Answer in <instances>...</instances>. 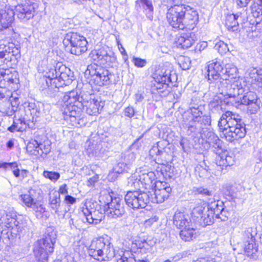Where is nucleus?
I'll return each mask as SVG.
<instances>
[{"label":"nucleus","mask_w":262,"mask_h":262,"mask_svg":"<svg viewBox=\"0 0 262 262\" xmlns=\"http://www.w3.org/2000/svg\"><path fill=\"white\" fill-rule=\"evenodd\" d=\"M61 106L64 119L70 120L73 125L79 124L78 119L82 108L89 115H96L102 108L97 100L92 99L86 95L79 96L75 92L64 95Z\"/></svg>","instance_id":"nucleus-1"},{"label":"nucleus","mask_w":262,"mask_h":262,"mask_svg":"<svg viewBox=\"0 0 262 262\" xmlns=\"http://www.w3.org/2000/svg\"><path fill=\"white\" fill-rule=\"evenodd\" d=\"M166 18L173 28L180 30H193L199 21L198 12L189 6L175 5L167 11Z\"/></svg>","instance_id":"nucleus-2"},{"label":"nucleus","mask_w":262,"mask_h":262,"mask_svg":"<svg viewBox=\"0 0 262 262\" xmlns=\"http://www.w3.org/2000/svg\"><path fill=\"white\" fill-rule=\"evenodd\" d=\"M220 132L230 142L245 137L246 134L245 124L241 117L230 111L222 114L218 121Z\"/></svg>","instance_id":"nucleus-3"},{"label":"nucleus","mask_w":262,"mask_h":262,"mask_svg":"<svg viewBox=\"0 0 262 262\" xmlns=\"http://www.w3.org/2000/svg\"><path fill=\"white\" fill-rule=\"evenodd\" d=\"M26 226L27 223L21 216H13L5 210H0V227L3 229L1 232L0 240L2 239L8 243L10 239L22 233Z\"/></svg>","instance_id":"nucleus-4"},{"label":"nucleus","mask_w":262,"mask_h":262,"mask_svg":"<svg viewBox=\"0 0 262 262\" xmlns=\"http://www.w3.org/2000/svg\"><path fill=\"white\" fill-rule=\"evenodd\" d=\"M203 136L206 142L214 148L213 151L217 155L215 158L217 169L222 173H225L228 167L233 165L234 158L228 155L226 151L223 152L222 142L214 132L206 129L203 130Z\"/></svg>","instance_id":"nucleus-5"},{"label":"nucleus","mask_w":262,"mask_h":262,"mask_svg":"<svg viewBox=\"0 0 262 262\" xmlns=\"http://www.w3.org/2000/svg\"><path fill=\"white\" fill-rule=\"evenodd\" d=\"M57 238V231L53 227H48L43 237L37 240L33 245V252L38 262H47L49 254L54 251Z\"/></svg>","instance_id":"nucleus-6"},{"label":"nucleus","mask_w":262,"mask_h":262,"mask_svg":"<svg viewBox=\"0 0 262 262\" xmlns=\"http://www.w3.org/2000/svg\"><path fill=\"white\" fill-rule=\"evenodd\" d=\"M90 75V83L103 86L115 83V76L105 68L97 64L89 65L85 72Z\"/></svg>","instance_id":"nucleus-7"},{"label":"nucleus","mask_w":262,"mask_h":262,"mask_svg":"<svg viewBox=\"0 0 262 262\" xmlns=\"http://www.w3.org/2000/svg\"><path fill=\"white\" fill-rule=\"evenodd\" d=\"M105 204V211L108 217L112 219L121 217L125 213L123 201L120 198H113L109 194L101 197Z\"/></svg>","instance_id":"nucleus-8"},{"label":"nucleus","mask_w":262,"mask_h":262,"mask_svg":"<svg viewBox=\"0 0 262 262\" xmlns=\"http://www.w3.org/2000/svg\"><path fill=\"white\" fill-rule=\"evenodd\" d=\"M63 43L66 46L70 43L71 53L77 56L81 55L88 50V41L86 38L77 33H67L63 40Z\"/></svg>","instance_id":"nucleus-9"},{"label":"nucleus","mask_w":262,"mask_h":262,"mask_svg":"<svg viewBox=\"0 0 262 262\" xmlns=\"http://www.w3.org/2000/svg\"><path fill=\"white\" fill-rule=\"evenodd\" d=\"M126 205L133 209L144 208L149 203L150 196L141 190L128 191L124 197Z\"/></svg>","instance_id":"nucleus-10"},{"label":"nucleus","mask_w":262,"mask_h":262,"mask_svg":"<svg viewBox=\"0 0 262 262\" xmlns=\"http://www.w3.org/2000/svg\"><path fill=\"white\" fill-rule=\"evenodd\" d=\"M245 81L239 77L233 80L232 84H228L227 81H221L218 89L221 94L227 98H235L244 92L243 84Z\"/></svg>","instance_id":"nucleus-11"},{"label":"nucleus","mask_w":262,"mask_h":262,"mask_svg":"<svg viewBox=\"0 0 262 262\" xmlns=\"http://www.w3.org/2000/svg\"><path fill=\"white\" fill-rule=\"evenodd\" d=\"M191 217L196 224L203 227L210 225L214 222L212 212L206 208V205L204 203L193 208Z\"/></svg>","instance_id":"nucleus-12"},{"label":"nucleus","mask_w":262,"mask_h":262,"mask_svg":"<svg viewBox=\"0 0 262 262\" xmlns=\"http://www.w3.org/2000/svg\"><path fill=\"white\" fill-rule=\"evenodd\" d=\"M19 48L13 43H9L7 45H0V62L6 64L10 62L16 63L20 58Z\"/></svg>","instance_id":"nucleus-13"},{"label":"nucleus","mask_w":262,"mask_h":262,"mask_svg":"<svg viewBox=\"0 0 262 262\" xmlns=\"http://www.w3.org/2000/svg\"><path fill=\"white\" fill-rule=\"evenodd\" d=\"M156 176L154 172L150 171L147 173H142L138 178L132 177L129 178L128 185L134 187L135 189H140L142 185L143 188L148 189L154 187L155 185Z\"/></svg>","instance_id":"nucleus-14"},{"label":"nucleus","mask_w":262,"mask_h":262,"mask_svg":"<svg viewBox=\"0 0 262 262\" xmlns=\"http://www.w3.org/2000/svg\"><path fill=\"white\" fill-rule=\"evenodd\" d=\"M224 69L220 62L212 60L207 66V79L209 83L215 82L218 87L221 81L224 80L222 77Z\"/></svg>","instance_id":"nucleus-15"},{"label":"nucleus","mask_w":262,"mask_h":262,"mask_svg":"<svg viewBox=\"0 0 262 262\" xmlns=\"http://www.w3.org/2000/svg\"><path fill=\"white\" fill-rule=\"evenodd\" d=\"M155 83H154L153 90H156L159 93L166 95L169 93V83L171 81L169 73L161 71L155 74L154 77Z\"/></svg>","instance_id":"nucleus-16"},{"label":"nucleus","mask_w":262,"mask_h":262,"mask_svg":"<svg viewBox=\"0 0 262 262\" xmlns=\"http://www.w3.org/2000/svg\"><path fill=\"white\" fill-rule=\"evenodd\" d=\"M18 72L13 69H4L0 72V85L4 87L13 88L14 84L19 83Z\"/></svg>","instance_id":"nucleus-17"},{"label":"nucleus","mask_w":262,"mask_h":262,"mask_svg":"<svg viewBox=\"0 0 262 262\" xmlns=\"http://www.w3.org/2000/svg\"><path fill=\"white\" fill-rule=\"evenodd\" d=\"M14 13L20 21L26 22L34 16V7L31 4H19L15 6Z\"/></svg>","instance_id":"nucleus-18"},{"label":"nucleus","mask_w":262,"mask_h":262,"mask_svg":"<svg viewBox=\"0 0 262 262\" xmlns=\"http://www.w3.org/2000/svg\"><path fill=\"white\" fill-rule=\"evenodd\" d=\"M47 74L45 79L47 88L45 89V91L48 95L52 97L57 92V82L58 78V70L56 69H51Z\"/></svg>","instance_id":"nucleus-19"},{"label":"nucleus","mask_w":262,"mask_h":262,"mask_svg":"<svg viewBox=\"0 0 262 262\" xmlns=\"http://www.w3.org/2000/svg\"><path fill=\"white\" fill-rule=\"evenodd\" d=\"M15 13L13 9L6 6L0 10V31L9 28L14 20Z\"/></svg>","instance_id":"nucleus-20"},{"label":"nucleus","mask_w":262,"mask_h":262,"mask_svg":"<svg viewBox=\"0 0 262 262\" xmlns=\"http://www.w3.org/2000/svg\"><path fill=\"white\" fill-rule=\"evenodd\" d=\"M58 73L57 88L69 85L72 82L73 76L69 68L64 66H60L58 69Z\"/></svg>","instance_id":"nucleus-21"},{"label":"nucleus","mask_w":262,"mask_h":262,"mask_svg":"<svg viewBox=\"0 0 262 262\" xmlns=\"http://www.w3.org/2000/svg\"><path fill=\"white\" fill-rule=\"evenodd\" d=\"M85 220L90 224L97 225L100 223L104 217L103 213L96 209L89 210L88 208L82 210Z\"/></svg>","instance_id":"nucleus-22"},{"label":"nucleus","mask_w":262,"mask_h":262,"mask_svg":"<svg viewBox=\"0 0 262 262\" xmlns=\"http://www.w3.org/2000/svg\"><path fill=\"white\" fill-rule=\"evenodd\" d=\"M29 120L30 119L28 117L17 118L15 115L13 124L8 128V130L11 133L23 132L26 129L27 126L29 125Z\"/></svg>","instance_id":"nucleus-23"},{"label":"nucleus","mask_w":262,"mask_h":262,"mask_svg":"<svg viewBox=\"0 0 262 262\" xmlns=\"http://www.w3.org/2000/svg\"><path fill=\"white\" fill-rule=\"evenodd\" d=\"M135 8L137 11L142 8L146 17L151 20L152 19L154 7L151 1L136 0L135 2Z\"/></svg>","instance_id":"nucleus-24"},{"label":"nucleus","mask_w":262,"mask_h":262,"mask_svg":"<svg viewBox=\"0 0 262 262\" xmlns=\"http://www.w3.org/2000/svg\"><path fill=\"white\" fill-rule=\"evenodd\" d=\"M102 245L101 243V237L92 241L88 250L89 255L93 257L95 259L98 260L102 259Z\"/></svg>","instance_id":"nucleus-25"},{"label":"nucleus","mask_w":262,"mask_h":262,"mask_svg":"<svg viewBox=\"0 0 262 262\" xmlns=\"http://www.w3.org/2000/svg\"><path fill=\"white\" fill-rule=\"evenodd\" d=\"M24 117L30 119L29 123L33 122L35 118H37L40 114V110L34 102L25 103L24 106Z\"/></svg>","instance_id":"nucleus-26"},{"label":"nucleus","mask_w":262,"mask_h":262,"mask_svg":"<svg viewBox=\"0 0 262 262\" xmlns=\"http://www.w3.org/2000/svg\"><path fill=\"white\" fill-rule=\"evenodd\" d=\"M42 147L43 144L39 143L36 140H33L28 144L27 150L35 156H41L43 154H47L50 152V148L49 147L45 149V150H43Z\"/></svg>","instance_id":"nucleus-27"},{"label":"nucleus","mask_w":262,"mask_h":262,"mask_svg":"<svg viewBox=\"0 0 262 262\" xmlns=\"http://www.w3.org/2000/svg\"><path fill=\"white\" fill-rule=\"evenodd\" d=\"M177 42L182 48L187 49L194 42V34L191 31L183 33L178 38Z\"/></svg>","instance_id":"nucleus-28"},{"label":"nucleus","mask_w":262,"mask_h":262,"mask_svg":"<svg viewBox=\"0 0 262 262\" xmlns=\"http://www.w3.org/2000/svg\"><path fill=\"white\" fill-rule=\"evenodd\" d=\"M240 101L235 102L237 105L243 104L246 105H253V107L255 110L258 108L257 105V98L255 93L252 92H248L245 94L242 97H239Z\"/></svg>","instance_id":"nucleus-29"},{"label":"nucleus","mask_w":262,"mask_h":262,"mask_svg":"<svg viewBox=\"0 0 262 262\" xmlns=\"http://www.w3.org/2000/svg\"><path fill=\"white\" fill-rule=\"evenodd\" d=\"M223 76L224 81H226L227 79L232 81L238 78L239 76L237 67L232 63L226 64L224 71H223Z\"/></svg>","instance_id":"nucleus-30"},{"label":"nucleus","mask_w":262,"mask_h":262,"mask_svg":"<svg viewBox=\"0 0 262 262\" xmlns=\"http://www.w3.org/2000/svg\"><path fill=\"white\" fill-rule=\"evenodd\" d=\"M171 192V188H168L165 190L155 189L154 194H151L150 200L154 203H161L168 198Z\"/></svg>","instance_id":"nucleus-31"},{"label":"nucleus","mask_w":262,"mask_h":262,"mask_svg":"<svg viewBox=\"0 0 262 262\" xmlns=\"http://www.w3.org/2000/svg\"><path fill=\"white\" fill-rule=\"evenodd\" d=\"M60 196L58 193H53L52 196L50 198V207L51 213L56 214L58 217L61 215Z\"/></svg>","instance_id":"nucleus-32"},{"label":"nucleus","mask_w":262,"mask_h":262,"mask_svg":"<svg viewBox=\"0 0 262 262\" xmlns=\"http://www.w3.org/2000/svg\"><path fill=\"white\" fill-rule=\"evenodd\" d=\"M187 217L181 212H176L173 216V224L178 228L187 227L189 224Z\"/></svg>","instance_id":"nucleus-33"},{"label":"nucleus","mask_w":262,"mask_h":262,"mask_svg":"<svg viewBox=\"0 0 262 262\" xmlns=\"http://www.w3.org/2000/svg\"><path fill=\"white\" fill-rule=\"evenodd\" d=\"M251 82L258 88H262V69H252L249 73Z\"/></svg>","instance_id":"nucleus-34"},{"label":"nucleus","mask_w":262,"mask_h":262,"mask_svg":"<svg viewBox=\"0 0 262 262\" xmlns=\"http://www.w3.org/2000/svg\"><path fill=\"white\" fill-rule=\"evenodd\" d=\"M225 26L228 31L236 32L238 30V22L235 19L233 14H228L225 19Z\"/></svg>","instance_id":"nucleus-35"},{"label":"nucleus","mask_w":262,"mask_h":262,"mask_svg":"<svg viewBox=\"0 0 262 262\" xmlns=\"http://www.w3.org/2000/svg\"><path fill=\"white\" fill-rule=\"evenodd\" d=\"M35 190L31 189L27 193L21 194L19 197L25 205L30 208H32L36 204L35 199L34 196Z\"/></svg>","instance_id":"nucleus-36"},{"label":"nucleus","mask_w":262,"mask_h":262,"mask_svg":"<svg viewBox=\"0 0 262 262\" xmlns=\"http://www.w3.org/2000/svg\"><path fill=\"white\" fill-rule=\"evenodd\" d=\"M199 122H195L194 121H192L191 122L189 123L188 125V129L187 131V134L188 135L196 136L199 134H200L201 137L202 138L203 137V132L204 130H201L200 127L199 126Z\"/></svg>","instance_id":"nucleus-37"},{"label":"nucleus","mask_w":262,"mask_h":262,"mask_svg":"<svg viewBox=\"0 0 262 262\" xmlns=\"http://www.w3.org/2000/svg\"><path fill=\"white\" fill-rule=\"evenodd\" d=\"M195 230L193 228L185 227L180 233V236L182 240L189 242L195 237Z\"/></svg>","instance_id":"nucleus-38"},{"label":"nucleus","mask_w":262,"mask_h":262,"mask_svg":"<svg viewBox=\"0 0 262 262\" xmlns=\"http://www.w3.org/2000/svg\"><path fill=\"white\" fill-rule=\"evenodd\" d=\"M101 243L102 245V256L106 254L108 256H112L114 254V248L113 245L107 239L101 237Z\"/></svg>","instance_id":"nucleus-39"},{"label":"nucleus","mask_w":262,"mask_h":262,"mask_svg":"<svg viewBox=\"0 0 262 262\" xmlns=\"http://www.w3.org/2000/svg\"><path fill=\"white\" fill-rule=\"evenodd\" d=\"M32 208L35 211V215L38 219H47L49 217V213L46 208L40 204L36 203Z\"/></svg>","instance_id":"nucleus-40"},{"label":"nucleus","mask_w":262,"mask_h":262,"mask_svg":"<svg viewBox=\"0 0 262 262\" xmlns=\"http://www.w3.org/2000/svg\"><path fill=\"white\" fill-rule=\"evenodd\" d=\"M251 13L254 17L262 16V0H253L251 6Z\"/></svg>","instance_id":"nucleus-41"},{"label":"nucleus","mask_w":262,"mask_h":262,"mask_svg":"<svg viewBox=\"0 0 262 262\" xmlns=\"http://www.w3.org/2000/svg\"><path fill=\"white\" fill-rule=\"evenodd\" d=\"M222 192L226 199L229 201L232 200L236 197L235 187L230 185H226L223 187Z\"/></svg>","instance_id":"nucleus-42"},{"label":"nucleus","mask_w":262,"mask_h":262,"mask_svg":"<svg viewBox=\"0 0 262 262\" xmlns=\"http://www.w3.org/2000/svg\"><path fill=\"white\" fill-rule=\"evenodd\" d=\"M222 102L221 99L219 97H214L209 104L211 112L213 113L216 111L221 114L223 112Z\"/></svg>","instance_id":"nucleus-43"},{"label":"nucleus","mask_w":262,"mask_h":262,"mask_svg":"<svg viewBox=\"0 0 262 262\" xmlns=\"http://www.w3.org/2000/svg\"><path fill=\"white\" fill-rule=\"evenodd\" d=\"M258 247L256 245L255 240L253 242H245V252L246 254L248 256H252L254 257V254L257 251Z\"/></svg>","instance_id":"nucleus-44"},{"label":"nucleus","mask_w":262,"mask_h":262,"mask_svg":"<svg viewBox=\"0 0 262 262\" xmlns=\"http://www.w3.org/2000/svg\"><path fill=\"white\" fill-rule=\"evenodd\" d=\"M106 54H104L103 59L100 61V64H103L106 67L112 66L111 64L115 62L116 60V57L114 55V53L111 51L108 52L105 50Z\"/></svg>","instance_id":"nucleus-45"},{"label":"nucleus","mask_w":262,"mask_h":262,"mask_svg":"<svg viewBox=\"0 0 262 262\" xmlns=\"http://www.w3.org/2000/svg\"><path fill=\"white\" fill-rule=\"evenodd\" d=\"M104 54H106L105 50L103 48L100 49L99 50H94L90 53V57L94 61H97L98 62L100 63L103 59Z\"/></svg>","instance_id":"nucleus-46"},{"label":"nucleus","mask_w":262,"mask_h":262,"mask_svg":"<svg viewBox=\"0 0 262 262\" xmlns=\"http://www.w3.org/2000/svg\"><path fill=\"white\" fill-rule=\"evenodd\" d=\"M224 205H221L217 207L215 210H209L212 212L213 217L216 219H220L222 221H225L226 218V212L223 207Z\"/></svg>","instance_id":"nucleus-47"},{"label":"nucleus","mask_w":262,"mask_h":262,"mask_svg":"<svg viewBox=\"0 0 262 262\" xmlns=\"http://www.w3.org/2000/svg\"><path fill=\"white\" fill-rule=\"evenodd\" d=\"M104 150H102V147L100 145H98L93 147V149L90 148L88 149V153L90 157H101L102 156Z\"/></svg>","instance_id":"nucleus-48"},{"label":"nucleus","mask_w":262,"mask_h":262,"mask_svg":"<svg viewBox=\"0 0 262 262\" xmlns=\"http://www.w3.org/2000/svg\"><path fill=\"white\" fill-rule=\"evenodd\" d=\"M203 107L202 106H199L197 107H193L190 108L191 114L193 117L192 121L200 122L202 115H203Z\"/></svg>","instance_id":"nucleus-49"},{"label":"nucleus","mask_w":262,"mask_h":262,"mask_svg":"<svg viewBox=\"0 0 262 262\" xmlns=\"http://www.w3.org/2000/svg\"><path fill=\"white\" fill-rule=\"evenodd\" d=\"M163 155L162 151L159 150L158 146L155 144L152 148L149 150V155L154 158L156 156V158L155 159L156 162L157 163H159L160 162V157Z\"/></svg>","instance_id":"nucleus-50"},{"label":"nucleus","mask_w":262,"mask_h":262,"mask_svg":"<svg viewBox=\"0 0 262 262\" xmlns=\"http://www.w3.org/2000/svg\"><path fill=\"white\" fill-rule=\"evenodd\" d=\"M214 49L221 54H224L229 51L227 44L221 40L215 43Z\"/></svg>","instance_id":"nucleus-51"},{"label":"nucleus","mask_w":262,"mask_h":262,"mask_svg":"<svg viewBox=\"0 0 262 262\" xmlns=\"http://www.w3.org/2000/svg\"><path fill=\"white\" fill-rule=\"evenodd\" d=\"M43 176L46 178L50 179L52 182H56L60 178V174L58 172L50 171L45 170L43 172Z\"/></svg>","instance_id":"nucleus-52"},{"label":"nucleus","mask_w":262,"mask_h":262,"mask_svg":"<svg viewBox=\"0 0 262 262\" xmlns=\"http://www.w3.org/2000/svg\"><path fill=\"white\" fill-rule=\"evenodd\" d=\"M256 234L252 228H249L246 229L244 234V242L249 241L253 242L255 240L254 236Z\"/></svg>","instance_id":"nucleus-53"},{"label":"nucleus","mask_w":262,"mask_h":262,"mask_svg":"<svg viewBox=\"0 0 262 262\" xmlns=\"http://www.w3.org/2000/svg\"><path fill=\"white\" fill-rule=\"evenodd\" d=\"M208 170L209 167L206 165H205V167H203L202 166H200L196 167L195 171L200 178H206L209 175Z\"/></svg>","instance_id":"nucleus-54"},{"label":"nucleus","mask_w":262,"mask_h":262,"mask_svg":"<svg viewBox=\"0 0 262 262\" xmlns=\"http://www.w3.org/2000/svg\"><path fill=\"white\" fill-rule=\"evenodd\" d=\"M9 88L0 85V99H8L12 95L11 92L9 90Z\"/></svg>","instance_id":"nucleus-55"},{"label":"nucleus","mask_w":262,"mask_h":262,"mask_svg":"<svg viewBox=\"0 0 262 262\" xmlns=\"http://www.w3.org/2000/svg\"><path fill=\"white\" fill-rule=\"evenodd\" d=\"M180 66L184 70L190 68L191 61L189 58L183 57L180 59Z\"/></svg>","instance_id":"nucleus-56"},{"label":"nucleus","mask_w":262,"mask_h":262,"mask_svg":"<svg viewBox=\"0 0 262 262\" xmlns=\"http://www.w3.org/2000/svg\"><path fill=\"white\" fill-rule=\"evenodd\" d=\"M154 187H155V189L159 190H165V189H167L168 188H171L168 183L161 181L155 182Z\"/></svg>","instance_id":"nucleus-57"},{"label":"nucleus","mask_w":262,"mask_h":262,"mask_svg":"<svg viewBox=\"0 0 262 262\" xmlns=\"http://www.w3.org/2000/svg\"><path fill=\"white\" fill-rule=\"evenodd\" d=\"M127 167L126 164L123 162H119L114 168V172L120 174L123 172Z\"/></svg>","instance_id":"nucleus-58"},{"label":"nucleus","mask_w":262,"mask_h":262,"mask_svg":"<svg viewBox=\"0 0 262 262\" xmlns=\"http://www.w3.org/2000/svg\"><path fill=\"white\" fill-rule=\"evenodd\" d=\"M221 205H224V203L222 201L217 200L211 202L207 206L206 205V208H207L208 210H215L217 207H220Z\"/></svg>","instance_id":"nucleus-59"},{"label":"nucleus","mask_w":262,"mask_h":262,"mask_svg":"<svg viewBox=\"0 0 262 262\" xmlns=\"http://www.w3.org/2000/svg\"><path fill=\"white\" fill-rule=\"evenodd\" d=\"M129 252H126L120 258L117 260V262H136V259L134 257L127 256V255H129Z\"/></svg>","instance_id":"nucleus-60"},{"label":"nucleus","mask_w":262,"mask_h":262,"mask_svg":"<svg viewBox=\"0 0 262 262\" xmlns=\"http://www.w3.org/2000/svg\"><path fill=\"white\" fill-rule=\"evenodd\" d=\"M132 61L136 67L139 68H142L144 67L147 62L145 59L135 57L133 58Z\"/></svg>","instance_id":"nucleus-61"},{"label":"nucleus","mask_w":262,"mask_h":262,"mask_svg":"<svg viewBox=\"0 0 262 262\" xmlns=\"http://www.w3.org/2000/svg\"><path fill=\"white\" fill-rule=\"evenodd\" d=\"M195 192L198 194H201L205 196L212 195V192L208 190L207 188L203 187H199L196 188Z\"/></svg>","instance_id":"nucleus-62"},{"label":"nucleus","mask_w":262,"mask_h":262,"mask_svg":"<svg viewBox=\"0 0 262 262\" xmlns=\"http://www.w3.org/2000/svg\"><path fill=\"white\" fill-rule=\"evenodd\" d=\"M200 122L203 123L205 126H210L211 125V117L209 115H203L201 117Z\"/></svg>","instance_id":"nucleus-63"},{"label":"nucleus","mask_w":262,"mask_h":262,"mask_svg":"<svg viewBox=\"0 0 262 262\" xmlns=\"http://www.w3.org/2000/svg\"><path fill=\"white\" fill-rule=\"evenodd\" d=\"M124 115L129 118H132L134 116L135 110L133 107L128 106L124 111Z\"/></svg>","instance_id":"nucleus-64"}]
</instances>
